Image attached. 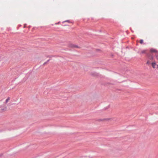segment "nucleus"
Listing matches in <instances>:
<instances>
[{
  "mask_svg": "<svg viewBox=\"0 0 158 158\" xmlns=\"http://www.w3.org/2000/svg\"><path fill=\"white\" fill-rule=\"evenodd\" d=\"M68 47L72 48H80L79 46L72 43H69L68 44Z\"/></svg>",
  "mask_w": 158,
  "mask_h": 158,
  "instance_id": "obj_1",
  "label": "nucleus"
},
{
  "mask_svg": "<svg viewBox=\"0 0 158 158\" xmlns=\"http://www.w3.org/2000/svg\"><path fill=\"white\" fill-rule=\"evenodd\" d=\"M6 110V107H0V112H2L5 111Z\"/></svg>",
  "mask_w": 158,
  "mask_h": 158,
  "instance_id": "obj_2",
  "label": "nucleus"
},
{
  "mask_svg": "<svg viewBox=\"0 0 158 158\" xmlns=\"http://www.w3.org/2000/svg\"><path fill=\"white\" fill-rule=\"evenodd\" d=\"M150 52H157V51L156 50L154 49H151L150 50Z\"/></svg>",
  "mask_w": 158,
  "mask_h": 158,
  "instance_id": "obj_3",
  "label": "nucleus"
},
{
  "mask_svg": "<svg viewBox=\"0 0 158 158\" xmlns=\"http://www.w3.org/2000/svg\"><path fill=\"white\" fill-rule=\"evenodd\" d=\"M10 97H8L5 101V103H7L10 100Z\"/></svg>",
  "mask_w": 158,
  "mask_h": 158,
  "instance_id": "obj_4",
  "label": "nucleus"
},
{
  "mask_svg": "<svg viewBox=\"0 0 158 158\" xmlns=\"http://www.w3.org/2000/svg\"><path fill=\"white\" fill-rule=\"evenodd\" d=\"M156 65V64L155 62H153L152 63V66L153 68H155V67Z\"/></svg>",
  "mask_w": 158,
  "mask_h": 158,
  "instance_id": "obj_5",
  "label": "nucleus"
},
{
  "mask_svg": "<svg viewBox=\"0 0 158 158\" xmlns=\"http://www.w3.org/2000/svg\"><path fill=\"white\" fill-rule=\"evenodd\" d=\"M109 120V118H105V119H101V120H100L101 121H104L108 120Z\"/></svg>",
  "mask_w": 158,
  "mask_h": 158,
  "instance_id": "obj_6",
  "label": "nucleus"
},
{
  "mask_svg": "<svg viewBox=\"0 0 158 158\" xmlns=\"http://www.w3.org/2000/svg\"><path fill=\"white\" fill-rule=\"evenodd\" d=\"M143 40H140V43L142 44H143Z\"/></svg>",
  "mask_w": 158,
  "mask_h": 158,
  "instance_id": "obj_7",
  "label": "nucleus"
},
{
  "mask_svg": "<svg viewBox=\"0 0 158 158\" xmlns=\"http://www.w3.org/2000/svg\"><path fill=\"white\" fill-rule=\"evenodd\" d=\"M146 52V51L145 50H143L141 52V53H144Z\"/></svg>",
  "mask_w": 158,
  "mask_h": 158,
  "instance_id": "obj_8",
  "label": "nucleus"
},
{
  "mask_svg": "<svg viewBox=\"0 0 158 158\" xmlns=\"http://www.w3.org/2000/svg\"><path fill=\"white\" fill-rule=\"evenodd\" d=\"M150 63V61H149V60H148V61L147 62V64L149 65Z\"/></svg>",
  "mask_w": 158,
  "mask_h": 158,
  "instance_id": "obj_9",
  "label": "nucleus"
},
{
  "mask_svg": "<svg viewBox=\"0 0 158 158\" xmlns=\"http://www.w3.org/2000/svg\"><path fill=\"white\" fill-rule=\"evenodd\" d=\"M152 59V57L151 58H150V59Z\"/></svg>",
  "mask_w": 158,
  "mask_h": 158,
  "instance_id": "obj_10",
  "label": "nucleus"
},
{
  "mask_svg": "<svg viewBox=\"0 0 158 158\" xmlns=\"http://www.w3.org/2000/svg\"><path fill=\"white\" fill-rule=\"evenodd\" d=\"M157 59L158 60V56H156Z\"/></svg>",
  "mask_w": 158,
  "mask_h": 158,
  "instance_id": "obj_11",
  "label": "nucleus"
},
{
  "mask_svg": "<svg viewBox=\"0 0 158 158\" xmlns=\"http://www.w3.org/2000/svg\"><path fill=\"white\" fill-rule=\"evenodd\" d=\"M157 68H158V65H157Z\"/></svg>",
  "mask_w": 158,
  "mask_h": 158,
  "instance_id": "obj_12",
  "label": "nucleus"
}]
</instances>
